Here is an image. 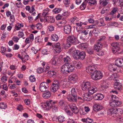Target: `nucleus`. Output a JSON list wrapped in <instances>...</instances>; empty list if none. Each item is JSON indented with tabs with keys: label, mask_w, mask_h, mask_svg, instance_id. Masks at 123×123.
<instances>
[{
	"label": "nucleus",
	"mask_w": 123,
	"mask_h": 123,
	"mask_svg": "<svg viewBox=\"0 0 123 123\" xmlns=\"http://www.w3.org/2000/svg\"><path fill=\"white\" fill-rule=\"evenodd\" d=\"M74 70V67L71 66L70 64H65L61 68V72L66 74L72 72Z\"/></svg>",
	"instance_id": "obj_1"
},
{
	"label": "nucleus",
	"mask_w": 123,
	"mask_h": 123,
	"mask_svg": "<svg viewBox=\"0 0 123 123\" xmlns=\"http://www.w3.org/2000/svg\"><path fill=\"white\" fill-rule=\"evenodd\" d=\"M111 98L113 100L110 102V105L112 107H117L120 105L122 104V102L119 100V98L115 95H112Z\"/></svg>",
	"instance_id": "obj_2"
},
{
	"label": "nucleus",
	"mask_w": 123,
	"mask_h": 123,
	"mask_svg": "<svg viewBox=\"0 0 123 123\" xmlns=\"http://www.w3.org/2000/svg\"><path fill=\"white\" fill-rule=\"evenodd\" d=\"M71 96L67 97L68 100L70 102H76L77 101V93L74 88H72L71 91Z\"/></svg>",
	"instance_id": "obj_3"
},
{
	"label": "nucleus",
	"mask_w": 123,
	"mask_h": 123,
	"mask_svg": "<svg viewBox=\"0 0 123 123\" xmlns=\"http://www.w3.org/2000/svg\"><path fill=\"white\" fill-rule=\"evenodd\" d=\"M68 40L70 43L74 45H76L80 43V42L78 40L77 38L73 35L68 36Z\"/></svg>",
	"instance_id": "obj_4"
},
{
	"label": "nucleus",
	"mask_w": 123,
	"mask_h": 123,
	"mask_svg": "<svg viewBox=\"0 0 123 123\" xmlns=\"http://www.w3.org/2000/svg\"><path fill=\"white\" fill-rule=\"evenodd\" d=\"M91 76L93 79L95 80L102 78L103 77V75L100 71L96 70L91 75Z\"/></svg>",
	"instance_id": "obj_5"
},
{
	"label": "nucleus",
	"mask_w": 123,
	"mask_h": 123,
	"mask_svg": "<svg viewBox=\"0 0 123 123\" xmlns=\"http://www.w3.org/2000/svg\"><path fill=\"white\" fill-rule=\"evenodd\" d=\"M120 43L117 42L112 43L111 45L112 46V51L115 53L119 51L120 49Z\"/></svg>",
	"instance_id": "obj_6"
},
{
	"label": "nucleus",
	"mask_w": 123,
	"mask_h": 123,
	"mask_svg": "<svg viewBox=\"0 0 123 123\" xmlns=\"http://www.w3.org/2000/svg\"><path fill=\"white\" fill-rule=\"evenodd\" d=\"M56 102L50 100L47 102L44 105V108H45L47 110H49L51 108Z\"/></svg>",
	"instance_id": "obj_7"
},
{
	"label": "nucleus",
	"mask_w": 123,
	"mask_h": 123,
	"mask_svg": "<svg viewBox=\"0 0 123 123\" xmlns=\"http://www.w3.org/2000/svg\"><path fill=\"white\" fill-rule=\"evenodd\" d=\"M49 87L48 84L47 83L45 82H43L41 83L40 85L39 89L40 91L43 92L46 91Z\"/></svg>",
	"instance_id": "obj_8"
},
{
	"label": "nucleus",
	"mask_w": 123,
	"mask_h": 123,
	"mask_svg": "<svg viewBox=\"0 0 123 123\" xmlns=\"http://www.w3.org/2000/svg\"><path fill=\"white\" fill-rule=\"evenodd\" d=\"M91 84L89 81H87L83 83L81 85V88L83 91L88 90Z\"/></svg>",
	"instance_id": "obj_9"
},
{
	"label": "nucleus",
	"mask_w": 123,
	"mask_h": 123,
	"mask_svg": "<svg viewBox=\"0 0 123 123\" xmlns=\"http://www.w3.org/2000/svg\"><path fill=\"white\" fill-rule=\"evenodd\" d=\"M69 107L73 112L75 114H77L79 112V110L76 105L74 104H69Z\"/></svg>",
	"instance_id": "obj_10"
},
{
	"label": "nucleus",
	"mask_w": 123,
	"mask_h": 123,
	"mask_svg": "<svg viewBox=\"0 0 123 123\" xmlns=\"http://www.w3.org/2000/svg\"><path fill=\"white\" fill-rule=\"evenodd\" d=\"M103 45L101 42H98L97 44L94 47V50L98 52H99Z\"/></svg>",
	"instance_id": "obj_11"
},
{
	"label": "nucleus",
	"mask_w": 123,
	"mask_h": 123,
	"mask_svg": "<svg viewBox=\"0 0 123 123\" xmlns=\"http://www.w3.org/2000/svg\"><path fill=\"white\" fill-rule=\"evenodd\" d=\"M96 71L95 67L94 66H88L86 70V72L90 74H92Z\"/></svg>",
	"instance_id": "obj_12"
},
{
	"label": "nucleus",
	"mask_w": 123,
	"mask_h": 123,
	"mask_svg": "<svg viewBox=\"0 0 123 123\" xmlns=\"http://www.w3.org/2000/svg\"><path fill=\"white\" fill-rule=\"evenodd\" d=\"M71 65L72 67H74V70L75 68L77 69L80 68L81 67V64L80 62L74 61L73 64Z\"/></svg>",
	"instance_id": "obj_13"
},
{
	"label": "nucleus",
	"mask_w": 123,
	"mask_h": 123,
	"mask_svg": "<svg viewBox=\"0 0 123 123\" xmlns=\"http://www.w3.org/2000/svg\"><path fill=\"white\" fill-rule=\"evenodd\" d=\"M104 98V95L101 93H97L94 95L93 98L95 100H101Z\"/></svg>",
	"instance_id": "obj_14"
},
{
	"label": "nucleus",
	"mask_w": 123,
	"mask_h": 123,
	"mask_svg": "<svg viewBox=\"0 0 123 123\" xmlns=\"http://www.w3.org/2000/svg\"><path fill=\"white\" fill-rule=\"evenodd\" d=\"M103 108V107L102 105L96 104L93 105V109L94 111H98L101 110Z\"/></svg>",
	"instance_id": "obj_15"
},
{
	"label": "nucleus",
	"mask_w": 123,
	"mask_h": 123,
	"mask_svg": "<svg viewBox=\"0 0 123 123\" xmlns=\"http://www.w3.org/2000/svg\"><path fill=\"white\" fill-rule=\"evenodd\" d=\"M64 33L66 34H69L71 31V27L69 25L65 26L64 28Z\"/></svg>",
	"instance_id": "obj_16"
},
{
	"label": "nucleus",
	"mask_w": 123,
	"mask_h": 123,
	"mask_svg": "<svg viewBox=\"0 0 123 123\" xmlns=\"http://www.w3.org/2000/svg\"><path fill=\"white\" fill-rule=\"evenodd\" d=\"M97 91V88L95 86H92V85L88 90V92L91 94H93L96 92Z\"/></svg>",
	"instance_id": "obj_17"
},
{
	"label": "nucleus",
	"mask_w": 123,
	"mask_h": 123,
	"mask_svg": "<svg viewBox=\"0 0 123 123\" xmlns=\"http://www.w3.org/2000/svg\"><path fill=\"white\" fill-rule=\"evenodd\" d=\"M68 79L70 80L75 81L78 79V77L75 74L70 75L68 76Z\"/></svg>",
	"instance_id": "obj_18"
},
{
	"label": "nucleus",
	"mask_w": 123,
	"mask_h": 123,
	"mask_svg": "<svg viewBox=\"0 0 123 123\" xmlns=\"http://www.w3.org/2000/svg\"><path fill=\"white\" fill-rule=\"evenodd\" d=\"M79 51L77 50L75 51L74 52L73 54V56L75 59H79Z\"/></svg>",
	"instance_id": "obj_19"
},
{
	"label": "nucleus",
	"mask_w": 123,
	"mask_h": 123,
	"mask_svg": "<svg viewBox=\"0 0 123 123\" xmlns=\"http://www.w3.org/2000/svg\"><path fill=\"white\" fill-rule=\"evenodd\" d=\"M53 47L54 50L56 51H60L61 50L60 44L59 43L55 44Z\"/></svg>",
	"instance_id": "obj_20"
},
{
	"label": "nucleus",
	"mask_w": 123,
	"mask_h": 123,
	"mask_svg": "<svg viewBox=\"0 0 123 123\" xmlns=\"http://www.w3.org/2000/svg\"><path fill=\"white\" fill-rule=\"evenodd\" d=\"M114 86L115 88L118 90H121L122 89V84L119 82H115Z\"/></svg>",
	"instance_id": "obj_21"
},
{
	"label": "nucleus",
	"mask_w": 123,
	"mask_h": 123,
	"mask_svg": "<svg viewBox=\"0 0 123 123\" xmlns=\"http://www.w3.org/2000/svg\"><path fill=\"white\" fill-rule=\"evenodd\" d=\"M122 58H119L116 60L115 65L118 67H122Z\"/></svg>",
	"instance_id": "obj_22"
},
{
	"label": "nucleus",
	"mask_w": 123,
	"mask_h": 123,
	"mask_svg": "<svg viewBox=\"0 0 123 123\" xmlns=\"http://www.w3.org/2000/svg\"><path fill=\"white\" fill-rule=\"evenodd\" d=\"M42 65L43 66V72L45 73L47 72L49 70V67L47 66L46 64H45V62H43L42 63Z\"/></svg>",
	"instance_id": "obj_23"
},
{
	"label": "nucleus",
	"mask_w": 123,
	"mask_h": 123,
	"mask_svg": "<svg viewBox=\"0 0 123 123\" xmlns=\"http://www.w3.org/2000/svg\"><path fill=\"white\" fill-rule=\"evenodd\" d=\"M108 113L109 114L112 115L114 114H117V109H113L111 108L109 109L108 110Z\"/></svg>",
	"instance_id": "obj_24"
},
{
	"label": "nucleus",
	"mask_w": 123,
	"mask_h": 123,
	"mask_svg": "<svg viewBox=\"0 0 123 123\" xmlns=\"http://www.w3.org/2000/svg\"><path fill=\"white\" fill-rule=\"evenodd\" d=\"M79 59H81V60L84 59L86 56L85 52L83 51H79Z\"/></svg>",
	"instance_id": "obj_25"
},
{
	"label": "nucleus",
	"mask_w": 123,
	"mask_h": 123,
	"mask_svg": "<svg viewBox=\"0 0 123 123\" xmlns=\"http://www.w3.org/2000/svg\"><path fill=\"white\" fill-rule=\"evenodd\" d=\"M117 68L116 65L114 64L110 65L109 67V70L112 72L115 71Z\"/></svg>",
	"instance_id": "obj_26"
},
{
	"label": "nucleus",
	"mask_w": 123,
	"mask_h": 123,
	"mask_svg": "<svg viewBox=\"0 0 123 123\" xmlns=\"http://www.w3.org/2000/svg\"><path fill=\"white\" fill-rule=\"evenodd\" d=\"M51 93L50 92L47 91L43 93L42 96L44 98L47 99L49 98L51 96Z\"/></svg>",
	"instance_id": "obj_27"
},
{
	"label": "nucleus",
	"mask_w": 123,
	"mask_h": 123,
	"mask_svg": "<svg viewBox=\"0 0 123 123\" xmlns=\"http://www.w3.org/2000/svg\"><path fill=\"white\" fill-rule=\"evenodd\" d=\"M46 21L47 22L53 23L55 22V18L53 17L49 16L46 18Z\"/></svg>",
	"instance_id": "obj_28"
},
{
	"label": "nucleus",
	"mask_w": 123,
	"mask_h": 123,
	"mask_svg": "<svg viewBox=\"0 0 123 123\" xmlns=\"http://www.w3.org/2000/svg\"><path fill=\"white\" fill-rule=\"evenodd\" d=\"M71 59L68 56L63 58V60L65 63V64H68L70 62Z\"/></svg>",
	"instance_id": "obj_29"
},
{
	"label": "nucleus",
	"mask_w": 123,
	"mask_h": 123,
	"mask_svg": "<svg viewBox=\"0 0 123 123\" xmlns=\"http://www.w3.org/2000/svg\"><path fill=\"white\" fill-rule=\"evenodd\" d=\"M59 39L58 36L56 34H54L51 37V39L53 41H57Z\"/></svg>",
	"instance_id": "obj_30"
},
{
	"label": "nucleus",
	"mask_w": 123,
	"mask_h": 123,
	"mask_svg": "<svg viewBox=\"0 0 123 123\" xmlns=\"http://www.w3.org/2000/svg\"><path fill=\"white\" fill-rule=\"evenodd\" d=\"M58 121L60 122H62L65 120V118L64 117L61 116H59L57 118Z\"/></svg>",
	"instance_id": "obj_31"
},
{
	"label": "nucleus",
	"mask_w": 123,
	"mask_h": 123,
	"mask_svg": "<svg viewBox=\"0 0 123 123\" xmlns=\"http://www.w3.org/2000/svg\"><path fill=\"white\" fill-rule=\"evenodd\" d=\"M89 95V94L87 93H85L83 94H81L80 95L83 97V100H86L87 98V97H88V95Z\"/></svg>",
	"instance_id": "obj_32"
},
{
	"label": "nucleus",
	"mask_w": 123,
	"mask_h": 123,
	"mask_svg": "<svg viewBox=\"0 0 123 123\" xmlns=\"http://www.w3.org/2000/svg\"><path fill=\"white\" fill-rule=\"evenodd\" d=\"M116 74H112V75H111V77H110V78H111V79H113L114 81H116V82H118L119 81L118 79L115 76Z\"/></svg>",
	"instance_id": "obj_33"
},
{
	"label": "nucleus",
	"mask_w": 123,
	"mask_h": 123,
	"mask_svg": "<svg viewBox=\"0 0 123 123\" xmlns=\"http://www.w3.org/2000/svg\"><path fill=\"white\" fill-rule=\"evenodd\" d=\"M117 114L118 115L120 116L122 115L123 113V110L121 108H117Z\"/></svg>",
	"instance_id": "obj_34"
},
{
	"label": "nucleus",
	"mask_w": 123,
	"mask_h": 123,
	"mask_svg": "<svg viewBox=\"0 0 123 123\" xmlns=\"http://www.w3.org/2000/svg\"><path fill=\"white\" fill-rule=\"evenodd\" d=\"M7 107V105L3 102L0 103V108L2 109H5Z\"/></svg>",
	"instance_id": "obj_35"
},
{
	"label": "nucleus",
	"mask_w": 123,
	"mask_h": 123,
	"mask_svg": "<svg viewBox=\"0 0 123 123\" xmlns=\"http://www.w3.org/2000/svg\"><path fill=\"white\" fill-rule=\"evenodd\" d=\"M88 3L89 5L92 6L97 4V1L96 0H90Z\"/></svg>",
	"instance_id": "obj_36"
},
{
	"label": "nucleus",
	"mask_w": 123,
	"mask_h": 123,
	"mask_svg": "<svg viewBox=\"0 0 123 123\" xmlns=\"http://www.w3.org/2000/svg\"><path fill=\"white\" fill-rule=\"evenodd\" d=\"M47 11V10H45V11H44V12H43L42 14L43 17L44 18H47V17H49L48 16V12Z\"/></svg>",
	"instance_id": "obj_37"
},
{
	"label": "nucleus",
	"mask_w": 123,
	"mask_h": 123,
	"mask_svg": "<svg viewBox=\"0 0 123 123\" xmlns=\"http://www.w3.org/2000/svg\"><path fill=\"white\" fill-rule=\"evenodd\" d=\"M86 5V3L84 2L80 6V9L81 10H83L85 8Z\"/></svg>",
	"instance_id": "obj_38"
},
{
	"label": "nucleus",
	"mask_w": 123,
	"mask_h": 123,
	"mask_svg": "<svg viewBox=\"0 0 123 123\" xmlns=\"http://www.w3.org/2000/svg\"><path fill=\"white\" fill-rule=\"evenodd\" d=\"M61 10L60 8H55L53 10V11L56 14L59 12Z\"/></svg>",
	"instance_id": "obj_39"
},
{
	"label": "nucleus",
	"mask_w": 123,
	"mask_h": 123,
	"mask_svg": "<svg viewBox=\"0 0 123 123\" xmlns=\"http://www.w3.org/2000/svg\"><path fill=\"white\" fill-rule=\"evenodd\" d=\"M98 25L100 26H104L105 25V24L103 20L98 21Z\"/></svg>",
	"instance_id": "obj_40"
},
{
	"label": "nucleus",
	"mask_w": 123,
	"mask_h": 123,
	"mask_svg": "<svg viewBox=\"0 0 123 123\" xmlns=\"http://www.w3.org/2000/svg\"><path fill=\"white\" fill-rule=\"evenodd\" d=\"M87 51L88 53L90 54H93L94 53L93 50L91 48L88 49Z\"/></svg>",
	"instance_id": "obj_41"
},
{
	"label": "nucleus",
	"mask_w": 123,
	"mask_h": 123,
	"mask_svg": "<svg viewBox=\"0 0 123 123\" xmlns=\"http://www.w3.org/2000/svg\"><path fill=\"white\" fill-rule=\"evenodd\" d=\"M80 31V33H84L85 35V36L87 35L88 33V30H83Z\"/></svg>",
	"instance_id": "obj_42"
},
{
	"label": "nucleus",
	"mask_w": 123,
	"mask_h": 123,
	"mask_svg": "<svg viewBox=\"0 0 123 123\" xmlns=\"http://www.w3.org/2000/svg\"><path fill=\"white\" fill-rule=\"evenodd\" d=\"M66 112L67 114L70 116H72L73 115V112H71L70 110H66Z\"/></svg>",
	"instance_id": "obj_43"
},
{
	"label": "nucleus",
	"mask_w": 123,
	"mask_h": 123,
	"mask_svg": "<svg viewBox=\"0 0 123 123\" xmlns=\"http://www.w3.org/2000/svg\"><path fill=\"white\" fill-rule=\"evenodd\" d=\"M117 10L118 9L116 7L114 8L110 12V14L111 15H113L114 14H115Z\"/></svg>",
	"instance_id": "obj_44"
},
{
	"label": "nucleus",
	"mask_w": 123,
	"mask_h": 123,
	"mask_svg": "<svg viewBox=\"0 0 123 123\" xmlns=\"http://www.w3.org/2000/svg\"><path fill=\"white\" fill-rule=\"evenodd\" d=\"M43 53V54L47 55L50 53L49 51H48V50L46 49H43L42 51Z\"/></svg>",
	"instance_id": "obj_45"
},
{
	"label": "nucleus",
	"mask_w": 123,
	"mask_h": 123,
	"mask_svg": "<svg viewBox=\"0 0 123 123\" xmlns=\"http://www.w3.org/2000/svg\"><path fill=\"white\" fill-rule=\"evenodd\" d=\"M8 86L11 89H14L16 87V85L14 84L12 85H9Z\"/></svg>",
	"instance_id": "obj_46"
},
{
	"label": "nucleus",
	"mask_w": 123,
	"mask_h": 123,
	"mask_svg": "<svg viewBox=\"0 0 123 123\" xmlns=\"http://www.w3.org/2000/svg\"><path fill=\"white\" fill-rule=\"evenodd\" d=\"M29 79L31 82H34L35 81V79L34 76H30L29 78Z\"/></svg>",
	"instance_id": "obj_47"
},
{
	"label": "nucleus",
	"mask_w": 123,
	"mask_h": 123,
	"mask_svg": "<svg viewBox=\"0 0 123 123\" xmlns=\"http://www.w3.org/2000/svg\"><path fill=\"white\" fill-rule=\"evenodd\" d=\"M52 85H57L59 86L60 82L57 80H55L53 82Z\"/></svg>",
	"instance_id": "obj_48"
},
{
	"label": "nucleus",
	"mask_w": 123,
	"mask_h": 123,
	"mask_svg": "<svg viewBox=\"0 0 123 123\" xmlns=\"http://www.w3.org/2000/svg\"><path fill=\"white\" fill-rule=\"evenodd\" d=\"M76 50L75 48L74 47H72L68 50V52L70 53H74L75 51Z\"/></svg>",
	"instance_id": "obj_49"
},
{
	"label": "nucleus",
	"mask_w": 123,
	"mask_h": 123,
	"mask_svg": "<svg viewBox=\"0 0 123 123\" xmlns=\"http://www.w3.org/2000/svg\"><path fill=\"white\" fill-rule=\"evenodd\" d=\"M51 62H52V64L54 65H56L57 63L54 58L51 59Z\"/></svg>",
	"instance_id": "obj_50"
},
{
	"label": "nucleus",
	"mask_w": 123,
	"mask_h": 123,
	"mask_svg": "<svg viewBox=\"0 0 123 123\" xmlns=\"http://www.w3.org/2000/svg\"><path fill=\"white\" fill-rule=\"evenodd\" d=\"M37 73H41L43 72V69L41 68H38L37 69Z\"/></svg>",
	"instance_id": "obj_51"
},
{
	"label": "nucleus",
	"mask_w": 123,
	"mask_h": 123,
	"mask_svg": "<svg viewBox=\"0 0 123 123\" xmlns=\"http://www.w3.org/2000/svg\"><path fill=\"white\" fill-rule=\"evenodd\" d=\"M10 20L12 22H15V19L14 16L13 15H11L10 17Z\"/></svg>",
	"instance_id": "obj_52"
},
{
	"label": "nucleus",
	"mask_w": 123,
	"mask_h": 123,
	"mask_svg": "<svg viewBox=\"0 0 123 123\" xmlns=\"http://www.w3.org/2000/svg\"><path fill=\"white\" fill-rule=\"evenodd\" d=\"M42 25L40 23L37 24L36 25L37 29L38 30H40L42 27Z\"/></svg>",
	"instance_id": "obj_53"
},
{
	"label": "nucleus",
	"mask_w": 123,
	"mask_h": 123,
	"mask_svg": "<svg viewBox=\"0 0 123 123\" xmlns=\"http://www.w3.org/2000/svg\"><path fill=\"white\" fill-rule=\"evenodd\" d=\"M1 80L3 82H5L7 80L6 75L3 76L1 77Z\"/></svg>",
	"instance_id": "obj_54"
},
{
	"label": "nucleus",
	"mask_w": 123,
	"mask_h": 123,
	"mask_svg": "<svg viewBox=\"0 0 123 123\" xmlns=\"http://www.w3.org/2000/svg\"><path fill=\"white\" fill-rule=\"evenodd\" d=\"M18 36L19 38L22 37L24 36V34L22 32L19 31L18 32Z\"/></svg>",
	"instance_id": "obj_55"
},
{
	"label": "nucleus",
	"mask_w": 123,
	"mask_h": 123,
	"mask_svg": "<svg viewBox=\"0 0 123 123\" xmlns=\"http://www.w3.org/2000/svg\"><path fill=\"white\" fill-rule=\"evenodd\" d=\"M47 73L49 74H50L53 77H54L55 76L56 74V72L53 73V72H49V71H48Z\"/></svg>",
	"instance_id": "obj_56"
},
{
	"label": "nucleus",
	"mask_w": 123,
	"mask_h": 123,
	"mask_svg": "<svg viewBox=\"0 0 123 123\" xmlns=\"http://www.w3.org/2000/svg\"><path fill=\"white\" fill-rule=\"evenodd\" d=\"M86 36L82 35L80 36V39L81 40L84 41L86 39Z\"/></svg>",
	"instance_id": "obj_57"
},
{
	"label": "nucleus",
	"mask_w": 123,
	"mask_h": 123,
	"mask_svg": "<svg viewBox=\"0 0 123 123\" xmlns=\"http://www.w3.org/2000/svg\"><path fill=\"white\" fill-rule=\"evenodd\" d=\"M12 39L14 42L17 43L18 42L19 38L17 37L14 36L13 37Z\"/></svg>",
	"instance_id": "obj_58"
},
{
	"label": "nucleus",
	"mask_w": 123,
	"mask_h": 123,
	"mask_svg": "<svg viewBox=\"0 0 123 123\" xmlns=\"http://www.w3.org/2000/svg\"><path fill=\"white\" fill-rule=\"evenodd\" d=\"M100 3H102L104 6H105L108 3L106 0H103L101 2H100Z\"/></svg>",
	"instance_id": "obj_59"
},
{
	"label": "nucleus",
	"mask_w": 123,
	"mask_h": 123,
	"mask_svg": "<svg viewBox=\"0 0 123 123\" xmlns=\"http://www.w3.org/2000/svg\"><path fill=\"white\" fill-rule=\"evenodd\" d=\"M17 109L20 111L23 110V107L22 105H20L18 106L17 108Z\"/></svg>",
	"instance_id": "obj_60"
},
{
	"label": "nucleus",
	"mask_w": 123,
	"mask_h": 123,
	"mask_svg": "<svg viewBox=\"0 0 123 123\" xmlns=\"http://www.w3.org/2000/svg\"><path fill=\"white\" fill-rule=\"evenodd\" d=\"M59 105L61 106H64L65 105V103L64 101L63 100H60L59 102Z\"/></svg>",
	"instance_id": "obj_61"
},
{
	"label": "nucleus",
	"mask_w": 123,
	"mask_h": 123,
	"mask_svg": "<svg viewBox=\"0 0 123 123\" xmlns=\"http://www.w3.org/2000/svg\"><path fill=\"white\" fill-rule=\"evenodd\" d=\"M62 18V16L60 14H58L57 16L56 17V18L57 20H59L61 19Z\"/></svg>",
	"instance_id": "obj_62"
},
{
	"label": "nucleus",
	"mask_w": 123,
	"mask_h": 123,
	"mask_svg": "<svg viewBox=\"0 0 123 123\" xmlns=\"http://www.w3.org/2000/svg\"><path fill=\"white\" fill-rule=\"evenodd\" d=\"M63 2L65 5H68L70 3V1L69 0H64Z\"/></svg>",
	"instance_id": "obj_63"
},
{
	"label": "nucleus",
	"mask_w": 123,
	"mask_h": 123,
	"mask_svg": "<svg viewBox=\"0 0 123 123\" xmlns=\"http://www.w3.org/2000/svg\"><path fill=\"white\" fill-rule=\"evenodd\" d=\"M48 29L49 31H51L54 30V27L50 25L49 26Z\"/></svg>",
	"instance_id": "obj_64"
}]
</instances>
